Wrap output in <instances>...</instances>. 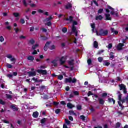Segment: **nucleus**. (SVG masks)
<instances>
[{"mask_svg": "<svg viewBox=\"0 0 128 128\" xmlns=\"http://www.w3.org/2000/svg\"><path fill=\"white\" fill-rule=\"evenodd\" d=\"M80 118L82 120H86V117L84 116H80Z\"/></svg>", "mask_w": 128, "mask_h": 128, "instance_id": "c03bdc74", "label": "nucleus"}, {"mask_svg": "<svg viewBox=\"0 0 128 128\" xmlns=\"http://www.w3.org/2000/svg\"><path fill=\"white\" fill-rule=\"evenodd\" d=\"M0 104H4V102L2 100H0Z\"/></svg>", "mask_w": 128, "mask_h": 128, "instance_id": "69168bd1", "label": "nucleus"}, {"mask_svg": "<svg viewBox=\"0 0 128 128\" xmlns=\"http://www.w3.org/2000/svg\"><path fill=\"white\" fill-rule=\"evenodd\" d=\"M38 54V52H36V50H34L32 53V54H33V56H35L36 54Z\"/></svg>", "mask_w": 128, "mask_h": 128, "instance_id": "13d9d810", "label": "nucleus"}, {"mask_svg": "<svg viewBox=\"0 0 128 128\" xmlns=\"http://www.w3.org/2000/svg\"><path fill=\"white\" fill-rule=\"evenodd\" d=\"M70 42H74V44H76V38H72L70 40Z\"/></svg>", "mask_w": 128, "mask_h": 128, "instance_id": "2f4dec72", "label": "nucleus"}, {"mask_svg": "<svg viewBox=\"0 0 128 128\" xmlns=\"http://www.w3.org/2000/svg\"><path fill=\"white\" fill-rule=\"evenodd\" d=\"M65 122H66V124H68V126H70V122L68 120L66 119Z\"/></svg>", "mask_w": 128, "mask_h": 128, "instance_id": "a19ab883", "label": "nucleus"}, {"mask_svg": "<svg viewBox=\"0 0 128 128\" xmlns=\"http://www.w3.org/2000/svg\"><path fill=\"white\" fill-rule=\"evenodd\" d=\"M58 80H64V76H62V75H60L57 76Z\"/></svg>", "mask_w": 128, "mask_h": 128, "instance_id": "a878e982", "label": "nucleus"}, {"mask_svg": "<svg viewBox=\"0 0 128 128\" xmlns=\"http://www.w3.org/2000/svg\"><path fill=\"white\" fill-rule=\"evenodd\" d=\"M73 18L72 16H70L68 18H65V20H68L70 22H72Z\"/></svg>", "mask_w": 128, "mask_h": 128, "instance_id": "5701e85b", "label": "nucleus"}, {"mask_svg": "<svg viewBox=\"0 0 128 128\" xmlns=\"http://www.w3.org/2000/svg\"><path fill=\"white\" fill-rule=\"evenodd\" d=\"M39 45L38 44H36V45H34V46H32V50H36V48H38Z\"/></svg>", "mask_w": 128, "mask_h": 128, "instance_id": "cd10ccee", "label": "nucleus"}, {"mask_svg": "<svg viewBox=\"0 0 128 128\" xmlns=\"http://www.w3.org/2000/svg\"><path fill=\"white\" fill-rule=\"evenodd\" d=\"M14 31H15L16 34H18V32H19L20 30V28H14Z\"/></svg>", "mask_w": 128, "mask_h": 128, "instance_id": "ea45409f", "label": "nucleus"}, {"mask_svg": "<svg viewBox=\"0 0 128 128\" xmlns=\"http://www.w3.org/2000/svg\"><path fill=\"white\" fill-rule=\"evenodd\" d=\"M46 122V119H43L41 120V123L42 124H44Z\"/></svg>", "mask_w": 128, "mask_h": 128, "instance_id": "0e129e2a", "label": "nucleus"}, {"mask_svg": "<svg viewBox=\"0 0 128 128\" xmlns=\"http://www.w3.org/2000/svg\"><path fill=\"white\" fill-rule=\"evenodd\" d=\"M33 116L36 118H38V112H34L33 114Z\"/></svg>", "mask_w": 128, "mask_h": 128, "instance_id": "b1692460", "label": "nucleus"}, {"mask_svg": "<svg viewBox=\"0 0 128 128\" xmlns=\"http://www.w3.org/2000/svg\"><path fill=\"white\" fill-rule=\"evenodd\" d=\"M104 12V10L102 9H100L98 12V14H102V12Z\"/></svg>", "mask_w": 128, "mask_h": 128, "instance_id": "864d4df0", "label": "nucleus"}, {"mask_svg": "<svg viewBox=\"0 0 128 128\" xmlns=\"http://www.w3.org/2000/svg\"><path fill=\"white\" fill-rule=\"evenodd\" d=\"M62 32L64 34H66V32H68V29H66V28H62Z\"/></svg>", "mask_w": 128, "mask_h": 128, "instance_id": "7c9ffc66", "label": "nucleus"}, {"mask_svg": "<svg viewBox=\"0 0 128 128\" xmlns=\"http://www.w3.org/2000/svg\"><path fill=\"white\" fill-rule=\"evenodd\" d=\"M114 56V54L112 52H111L110 54V58L113 59Z\"/></svg>", "mask_w": 128, "mask_h": 128, "instance_id": "de8ad7c7", "label": "nucleus"}, {"mask_svg": "<svg viewBox=\"0 0 128 128\" xmlns=\"http://www.w3.org/2000/svg\"><path fill=\"white\" fill-rule=\"evenodd\" d=\"M60 112V109H58L57 110H56V114H58Z\"/></svg>", "mask_w": 128, "mask_h": 128, "instance_id": "4d7b16f0", "label": "nucleus"}, {"mask_svg": "<svg viewBox=\"0 0 128 128\" xmlns=\"http://www.w3.org/2000/svg\"><path fill=\"white\" fill-rule=\"evenodd\" d=\"M104 18V16H97L96 17V20H102Z\"/></svg>", "mask_w": 128, "mask_h": 128, "instance_id": "4be33fe9", "label": "nucleus"}, {"mask_svg": "<svg viewBox=\"0 0 128 128\" xmlns=\"http://www.w3.org/2000/svg\"><path fill=\"white\" fill-rule=\"evenodd\" d=\"M109 102H113L114 104H116V100H114V99H108Z\"/></svg>", "mask_w": 128, "mask_h": 128, "instance_id": "e433bc0d", "label": "nucleus"}, {"mask_svg": "<svg viewBox=\"0 0 128 128\" xmlns=\"http://www.w3.org/2000/svg\"><path fill=\"white\" fill-rule=\"evenodd\" d=\"M108 8H109V10H112V11L111 12V14H112V16H118V13H116V12H114V8H112L110 7V6H108Z\"/></svg>", "mask_w": 128, "mask_h": 128, "instance_id": "ddd939ff", "label": "nucleus"}, {"mask_svg": "<svg viewBox=\"0 0 128 128\" xmlns=\"http://www.w3.org/2000/svg\"><path fill=\"white\" fill-rule=\"evenodd\" d=\"M6 96H7V98H9V99L12 98V96L10 95H6Z\"/></svg>", "mask_w": 128, "mask_h": 128, "instance_id": "774afa93", "label": "nucleus"}, {"mask_svg": "<svg viewBox=\"0 0 128 128\" xmlns=\"http://www.w3.org/2000/svg\"><path fill=\"white\" fill-rule=\"evenodd\" d=\"M78 25V22H73V26L72 27V32L75 34L76 36H78V34L80 32V31H78L76 30V28L74 26Z\"/></svg>", "mask_w": 128, "mask_h": 128, "instance_id": "f03ea898", "label": "nucleus"}, {"mask_svg": "<svg viewBox=\"0 0 128 128\" xmlns=\"http://www.w3.org/2000/svg\"><path fill=\"white\" fill-rule=\"evenodd\" d=\"M110 64V62H104V66H108Z\"/></svg>", "mask_w": 128, "mask_h": 128, "instance_id": "58836bf2", "label": "nucleus"}, {"mask_svg": "<svg viewBox=\"0 0 128 128\" xmlns=\"http://www.w3.org/2000/svg\"><path fill=\"white\" fill-rule=\"evenodd\" d=\"M120 90H124V94H126V86L124 84H121L119 86Z\"/></svg>", "mask_w": 128, "mask_h": 128, "instance_id": "f8f14e48", "label": "nucleus"}, {"mask_svg": "<svg viewBox=\"0 0 128 128\" xmlns=\"http://www.w3.org/2000/svg\"><path fill=\"white\" fill-rule=\"evenodd\" d=\"M20 23L22 24H24L26 23V21L24 19H21L20 20Z\"/></svg>", "mask_w": 128, "mask_h": 128, "instance_id": "4c0bfd02", "label": "nucleus"}, {"mask_svg": "<svg viewBox=\"0 0 128 128\" xmlns=\"http://www.w3.org/2000/svg\"><path fill=\"white\" fill-rule=\"evenodd\" d=\"M0 42H4V36H0Z\"/></svg>", "mask_w": 128, "mask_h": 128, "instance_id": "72a5a7b5", "label": "nucleus"}, {"mask_svg": "<svg viewBox=\"0 0 128 128\" xmlns=\"http://www.w3.org/2000/svg\"><path fill=\"white\" fill-rule=\"evenodd\" d=\"M20 40H26V36H22L20 37Z\"/></svg>", "mask_w": 128, "mask_h": 128, "instance_id": "8fccbe9b", "label": "nucleus"}, {"mask_svg": "<svg viewBox=\"0 0 128 128\" xmlns=\"http://www.w3.org/2000/svg\"><path fill=\"white\" fill-rule=\"evenodd\" d=\"M6 66L8 68H12V64H7Z\"/></svg>", "mask_w": 128, "mask_h": 128, "instance_id": "f704fd0d", "label": "nucleus"}, {"mask_svg": "<svg viewBox=\"0 0 128 128\" xmlns=\"http://www.w3.org/2000/svg\"><path fill=\"white\" fill-rule=\"evenodd\" d=\"M11 108H12V110L14 112H18V108L16 105L11 106Z\"/></svg>", "mask_w": 128, "mask_h": 128, "instance_id": "4468645a", "label": "nucleus"}, {"mask_svg": "<svg viewBox=\"0 0 128 128\" xmlns=\"http://www.w3.org/2000/svg\"><path fill=\"white\" fill-rule=\"evenodd\" d=\"M6 58H8L9 60H10V62H13L12 64H16V59L14 58L12 54H8L6 55Z\"/></svg>", "mask_w": 128, "mask_h": 128, "instance_id": "423d86ee", "label": "nucleus"}, {"mask_svg": "<svg viewBox=\"0 0 128 128\" xmlns=\"http://www.w3.org/2000/svg\"><path fill=\"white\" fill-rule=\"evenodd\" d=\"M8 78H12V74H9L7 75Z\"/></svg>", "mask_w": 128, "mask_h": 128, "instance_id": "6e6d98bb", "label": "nucleus"}, {"mask_svg": "<svg viewBox=\"0 0 128 128\" xmlns=\"http://www.w3.org/2000/svg\"><path fill=\"white\" fill-rule=\"evenodd\" d=\"M65 82L66 84H76V80L75 78L73 79L72 78H66V79Z\"/></svg>", "mask_w": 128, "mask_h": 128, "instance_id": "39448f33", "label": "nucleus"}, {"mask_svg": "<svg viewBox=\"0 0 128 128\" xmlns=\"http://www.w3.org/2000/svg\"><path fill=\"white\" fill-rule=\"evenodd\" d=\"M70 116H76V114H74V112L72 110L70 112Z\"/></svg>", "mask_w": 128, "mask_h": 128, "instance_id": "c9c22d12", "label": "nucleus"}, {"mask_svg": "<svg viewBox=\"0 0 128 128\" xmlns=\"http://www.w3.org/2000/svg\"><path fill=\"white\" fill-rule=\"evenodd\" d=\"M118 100H119V101L118 102V104L120 106H121V108H122V104H124V100H126L122 99V95H119Z\"/></svg>", "mask_w": 128, "mask_h": 128, "instance_id": "0eeeda50", "label": "nucleus"}, {"mask_svg": "<svg viewBox=\"0 0 128 128\" xmlns=\"http://www.w3.org/2000/svg\"><path fill=\"white\" fill-rule=\"evenodd\" d=\"M28 60L30 62H34V57L32 56H28Z\"/></svg>", "mask_w": 128, "mask_h": 128, "instance_id": "aec40b11", "label": "nucleus"}, {"mask_svg": "<svg viewBox=\"0 0 128 128\" xmlns=\"http://www.w3.org/2000/svg\"><path fill=\"white\" fill-rule=\"evenodd\" d=\"M13 16L16 18V20H20V18H18L20 16V14L14 13Z\"/></svg>", "mask_w": 128, "mask_h": 128, "instance_id": "dca6fc26", "label": "nucleus"}, {"mask_svg": "<svg viewBox=\"0 0 128 128\" xmlns=\"http://www.w3.org/2000/svg\"><path fill=\"white\" fill-rule=\"evenodd\" d=\"M66 56L62 57L60 59V64H66Z\"/></svg>", "mask_w": 128, "mask_h": 128, "instance_id": "9d476101", "label": "nucleus"}, {"mask_svg": "<svg viewBox=\"0 0 128 128\" xmlns=\"http://www.w3.org/2000/svg\"><path fill=\"white\" fill-rule=\"evenodd\" d=\"M111 30L112 32H114V34H118V32L116 30H115L114 28H112Z\"/></svg>", "mask_w": 128, "mask_h": 128, "instance_id": "c85d7f7f", "label": "nucleus"}, {"mask_svg": "<svg viewBox=\"0 0 128 128\" xmlns=\"http://www.w3.org/2000/svg\"><path fill=\"white\" fill-rule=\"evenodd\" d=\"M99 101L100 104H104V100L102 98H99Z\"/></svg>", "mask_w": 128, "mask_h": 128, "instance_id": "c756f323", "label": "nucleus"}, {"mask_svg": "<svg viewBox=\"0 0 128 128\" xmlns=\"http://www.w3.org/2000/svg\"><path fill=\"white\" fill-rule=\"evenodd\" d=\"M48 68L46 66L43 65L40 66V68H41V70H44V68Z\"/></svg>", "mask_w": 128, "mask_h": 128, "instance_id": "37998d69", "label": "nucleus"}, {"mask_svg": "<svg viewBox=\"0 0 128 128\" xmlns=\"http://www.w3.org/2000/svg\"><path fill=\"white\" fill-rule=\"evenodd\" d=\"M28 2V4H30V6H31V8H36V5L35 4H32L31 0H24L23 1V3L25 6H28V4H26V2Z\"/></svg>", "mask_w": 128, "mask_h": 128, "instance_id": "20e7f679", "label": "nucleus"}, {"mask_svg": "<svg viewBox=\"0 0 128 128\" xmlns=\"http://www.w3.org/2000/svg\"><path fill=\"white\" fill-rule=\"evenodd\" d=\"M29 76H36V73L34 72H29L28 73Z\"/></svg>", "mask_w": 128, "mask_h": 128, "instance_id": "f3484780", "label": "nucleus"}, {"mask_svg": "<svg viewBox=\"0 0 128 128\" xmlns=\"http://www.w3.org/2000/svg\"><path fill=\"white\" fill-rule=\"evenodd\" d=\"M72 8V5L70 4H68L66 6V10H70V8Z\"/></svg>", "mask_w": 128, "mask_h": 128, "instance_id": "412c9836", "label": "nucleus"}, {"mask_svg": "<svg viewBox=\"0 0 128 128\" xmlns=\"http://www.w3.org/2000/svg\"><path fill=\"white\" fill-rule=\"evenodd\" d=\"M77 109L78 110H82V106L80 105H78L77 106Z\"/></svg>", "mask_w": 128, "mask_h": 128, "instance_id": "09e8293b", "label": "nucleus"}, {"mask_svg": "<svg viewBox=\"0 0 128 128\" xmlns=\"http://www.w3.org/2000/svg\"><path fill=\"white\" fill-rule=\"evenodd\" d=\"M69 64L70 66H72L74 64V61H70Z\"/></svg>", "mask_w": 128, "mask_h": 128, "instance_id": "052dcab7", "label": "nucleus"}, {"mask_svg": "<svg viewBox=\"0 0 128 128\" xmlns=\"http://www.w3.org/2000/svg\"><path fill=\"white\" fill-rule=\"evenodd\" d=\"M69 120H71V122L74 121V118L72 116H69Z\"/></svg>", "mask_w": 128, "mask_h": 128, "instance_id": "bf43d9fd", "label": "nucleus"}, {"mask_svg": "<svg viewBox=\"0 0 128 128\" xmlns=\"http://www.w3.org/2000/svg\"><path fill=\"white\" fill-rule=\"evenodd\" d=\"M50 44H52V42H48L46 43L45 46L44 47V50H45V52L48 51Z\"/></svg>", "mask_w": 128, "mask_h": 128, "instance_id": "9b49d317", "label": "nucleus"}, {"mask_svg": "<svg viewBox=\"0 0 128 128\" xmlns=\"http://www.w3.org/2000/svg\"><path fill=\"white\" fill-rule=\"evenodd\" d=\"M34 27L30 28V32H34Z\"/></svg>", "mask_w": 128, "mask_h": 128, "instance_id": "338daca9", "label": "nucleus"}, {"mask_svg": "<svg viewBox=\"0 0 128 128\" xmlns=\"http://www.w3.org/2000/svg\"><path fill=\"white\" fill-rule=\"evenodd\" d=\"M40 90H41V92H42V90H46V86H41Z\"/></svg>", "mask_w": 128, "mask_h": 128, "instance_id": "79ce46f5", "label": "nucleus"}, {"mask_svg": "<svg viewBox=\"0 0 128 128\" xmlns=\"http://www.w3.org/2000/svg\"><path fill=\"white\" fill-rule=\"evenodd\" d=\"M108 48L109 50H110L112 48V44H109Z\"/></svg>", "mask_w": 128, "mask_h": 128, "instance_id": "603ef678", "label": "nucleus"}, {"mask_svg": "<svg viewBox=\"0 0 128 128\" xmlns=\"http://www.w3.org/2000/svg\"><path fill=\"white\" fill-rule=\"evenodd\" d=\"M60 61V58H56V59L53 60L51 62L54 66H57Z\"/></svg>", "mask_w": 128, "mask_h": 128, "instance_id": "6e6552de", "label": "nucleus"}, {"mask_svg": "<svg viewBox=\"0 0 128 128\" xmlns=\"http://www.w3.org/2000/svg\"><path fill=\"white\" fill-rule=\"evenodd\" d=\"M37 72H38V74H42L43 76H44L48 74V72L46 70H37Z\"/></svg>", "mask_w": 128, "mask_h": 128, "instance_id": "1a4fd4ad", "label": "nucleus"}, {"mask_svg": "<svg viewBox=\"0 0 128 128\" xmlns=\"http://www.w3.org/2000/svg\"><path fill=\"white\" fill-rule=\"evenodd\" d=\"M88 66H90V64H92V60H90V59L88 60Z\"/></svg>", "mask_w": 128, "mask_h": 128, "instance_id": "49530a36", "label": "nucleus"}, {"mask_svg": "<svg viewBox=\"0 0 128 128\" xmlns=\"http://www.w3.org/2000/svg\"><path fill=\"white\" fill-rule=\"evenodd\" d=\"M98 44L97 42H94V48H98Z\"/></svg>", "mask_w": 128, "mask_h": 128, "instance_id": "473e14b6", "label": "nucleus"}, {"mask_svg": "<svg viewBox=\"0 0 128 128\" xmlns=\"http://www.w3.org/2000/svg\"><path fill=\"white\" fill-rule=\"evenodd\" d=\"M38 12H39V14H44V11L42 10H38Z\"/></svg>", "mask_w": 128, "mask_h": 128, "instance_id": "3c124183", "label": "nucleus"}, {"mask_svg": "<svg viewBox=\"0 0 128 128\" xmlns=\"http://www.w3.org/2000/svg\"><path fill=\"white\" fill-rule=\"evenodd\" d=\"M30 44H34L35 42H34V40L33 39H32L31 40H30Z\"/></svg>", "mask_w": 128, "mask_h": 128, "instance_id": "a18cd8bd", "label": "nucleus"}, {"mask_svg": "<svg viewBox=\"0 0 128 128\" xmlns=\"http://www.w3.org/2000/svg\"><path fill=\"white\" fill-rule=\"evenodd\" d=\"M124 44H120L119 45L117 46V50H122V47L124 46Z\"/></svg>", "mask_w": 128, "mask_h": 128, "instance_id": "6ab92c4d", "label": "nucleus"}, {"mask_svg": "<svg viewBox=\"0 0 128 128\" xmlns=\"http://www.w3.org/2000/svg\"><path fill=\"white\" fill-rule=\"evenodd\" d=\"M91 27L92 28V30L93 32H94V28H96V24H91Z\"/></svg>", "mask_w": 128, "mask_h": 128, "instance_id": "393cba45", "label": "nucleus"}, {"mask_svg": "<svg viewBox=\"0 0 128 128\" xmlns=\"http://www.w3.org/2000/svg\"><path fill=\"white\" fill-rule=\"evenodd\" d=\"M106 20H112V18H110V14H105Z\"/></svg>", "mask_w": 128, "mask_h": 128, "instance_id": "a211bd4d", "label": "nucleus"}, {"mask_svg": "<svg viewBox=\"0 0 128 128\" xmlns=\"http://www.w3.org/2000/svg\"><path fill=\"white\" fill-rule=\"evenodd\" d=\"M49 48L50 50H56V46L54 45L52 46Z\"/></svg>", "mask_w": 128, "mask_h": 128, "instance_id": "bb28decb", "label": "nucleus"}, {"mask_svg": "<svg viewBox=\"0 0 128 128\" xmlns=\"http://www.w3.org/2000/svg\"><path fill=\"white\" fill-rule=\"evenodd\" d=\"M74 94L75 96H78L79 93H78V92H74Z\"/></svg>", "mask_w": 128, "mask_h": 128, "instance_id": "680f3d73", "label": "nucleus"}, {"mask_svg": "<svg viewBox=\"0 0 128 128\" xmlns=\"http://www.w3.org/2000/svg\"><path fill=\"white\" fill-rule=\"evenodd\" d=\"M98 60L100 62H102L103 60L102 58L100 57L98 58Z\"/></svg>", "mask_w": 128, "mask_h": 128, "instance_id": "5fc2aeb1", "label": "nucleus"}, {"mask_svg": "<svg viewBox=\"0 0 128 128\" xmlns=\"http://www.w3.org/2000/svg\"><path fill=\"white\" fill-rule=\"evenodd\" d=\"M67 106L68 108H70V110H72L74 108H76V106L72 104L71 103H68L67 104Z\"/></svg>", "mask_w": 128, "mask_h": 128, "instance_id": "2eb2a0df", "label": "nucleus"}, {"mask_svg": "<svg viewBox=\"0 0 128 128\" xmlns=\"http://www.w3.org/2000/svg\"><path fill=\"white\" fill-rule=\"evenodd\" d=\"M52 16H50L49 18H47L44 20V22L45 25L48 26H52V22H50V20H52Z\"/></svg>", "mask_w": 128, "mask_h": 128, "instance_id": "7ed1b4c3", "label": "nucleus"}, {"mask_svg": "<svg viewBox=\"0 0 128 128\" xmlns=\"http://www.w3.org/2000/svg\"><path fill=\"white\" fill-rule=\"evenodd\" d=\"M93 96V94L92 92H89L88 93V96Z\"/></svg>", "mask_w": 128, "mask_h": 128, "instance_id": "e2e57ef3", "label": "nucleus"}, {"mask_svg": "<svg viewBox=\"0 0 128 128\" xmlns=\"http://www.w3.org/2000/svg\"><path fill=\"white\" fill-rule=\"evenodd\" d=\"M108 34V30H100L98 32H96L97 36H104Z\"/></svg>", "mask_w": 128, "mask_h": 128, "instance_id": "f257e3e1", "label": "nucleus"}]
</instances>
